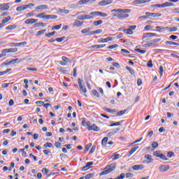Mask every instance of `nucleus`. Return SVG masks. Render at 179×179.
Masks as SVG:
<instances>
[{
  "label": "nucleus",
  "instance_id": "nucleus-1",
  "mask_svg": "<svg viewBox=\"0 0 179 179\" xmlns=\"http://www.w3.org/2000/svg\"><path fill=\"white\" fill-rule=\"evenodd\" d=\"M115 167H117V164H110L108 166L106 167V170L99 173V176H106V174H110V173L115 170Z\"/></svg>",
  "mask_w": 179,
  "mask_h": 179
},
{
  "label": "nucleus",
  "instance_id": "nucleus-2",
  "mask_svg": "<svg viewBox=\"0 0 179 179\" xmlns=\"http://www.w3.org/2000/svg\"><path fill=\"white\" fill-rule=\"evenodd\" d=\"M110 12L113 13L114 12H116L117 13H131V9H113L111 10Z\"/></svg>",
  "mask_w": 179,
  "mask_h": 179
},
{
  "label": "nucleus",
  "instance_id": "nucleus-3",
  "mask_svg": "<svg viewBox=\"0 0 179 179\" xmlns=\"http://www.w3.org/2000/svg\"><path fill=\"white\" fill-rule=\"evenodd\" d=\"M126 13H120V14L117 15H114V16L115 17H117V19H127V17H129V14H126Z\"/></svg>",
  "mask_w": 179,
  "mask_h": 179
},
{
  "label": "nucleus",
  "instance_id": "nucleus-4",
  "mask_svg": "<svg viewBox=\"0 0 179 179\" xmlns=\"http://www.w3.org/2000/svg\"><path fill=\"white\" fill-rule=\"evenodd\" d=\"M111 3H113V0H102L99 2L98 5H99V6H107V5Z\"/></svg>",
  "mask_w": 179,
  "mask_h": 179
},
{
  "label": "nucleus",
  "instance_id": "nucleus-5",
  "mask_svg": "<svg viewBox=\"0 0 179 179\" xmlns=\"http://www.w3.org/2000/svg\"><path fill=\"white\" fill-rule=\"evenodd\" d=\"M148 2H150V0H136L132 1V5H142Z\"/></svg>",
  "mask_w": 179,
  "mask_h": 179
},
{
  "label": "nucleus",
  "instance_id": "nucleus-6",
  "mask_svg": "<svg viewBox=\"0 0 179 179\" xmlns=\"http://www.w3.org/2000/svg\"><path fill=\"white\" fill-rule=\"evenodd\" d=\"M27 42H20V43H8L9 47H20V45H26Z\"/></svg>",
  "mask_w": 179,
  "mask_h": 179
},
{
  "label": "nucleus",
  "instance_id": "nucleus-7",
  "mask_svg": "<svg viewBox=\"0 0 179 179\" xmlns=\"http://www.w3.org/2000/svg\"><path fill=\"white\" fill-rule=\"evenodd\" d=\"M77 19L78 20H90V19H93V17L90 16V15H79Z\"/></svg>",
  "mask_w": 179,
  "mask_h": 179
},
{
  "label": "nucleus",
  "instance_id": "nucleus-8",
  "mask_svg": "<svg viewBox=\"0 0 179 179\" xmlns=\"http://www.w3.org/2000/svg\"><path fill=\"white\" fill-rule=\"evenodd\" d=\"M87 131H94L95 132H99V131H100V127H97L96 124H93L92 126L90 125V127H87Z\"/></svg>",
  "mask_w": 179,
  "mask_h": 179
},
{
  "label": "nucleus",
  "instance_id": "nucleus-9",
  "mask_svg": "<svg viewBox=\"0 0 179 179\" xmlns=\"http://www.w3.org/2000/svg\"><path fill=\"white\" fill-rule=\"evenodd\" d=\"M78 82L80 92H82V93H86L87 90H86V87L82 85V81H80V78H78Z\"/></svg>",
  "mask_w": 179,
  "mask_h": 179
},
{
  "label": "nucleus",
  "instance_id": "nucleus-10",
  "mask_svg": "<svg viewBox=\"0 0 179 179\" xmlns=\"http://www.w3.org/2000/svg\"><path fill=\"white\" fill-rule=\"evenodd\" d=\"M160 173H166L168 170H170V166L169 165H162L159 167Z\"/></svg>",
  "mask_w": 179,
  "mask_h": 179
},
{
  "label": "nucleus",
  "instance_id": "nucleus-11",
  "mask_svg": "<svg viewBox=\"0 0 179 179\" xmlns=\"http://www.w3.org/2000/svg\"><path fill=\"white\" fill-rule=\"evenodd\" d=\"M1 52H3V54H8L9 52H17V48H14L4 49L1 50Z\"/></svg>",
  "mask_w": 179,
  "mask_h": 179
},
{
  "label": "nucleus",
  "instance_id": "nucleus-12",
  "mask_svg": "<svg viewBox=\"0 0 179 179\" xmlns=\"http://www.w3.org/2000/svg\"><path fill=\"white\" fill-rule=\"evenodd\" d=\"M146 16L149 17V16H151V17H160L162 16L161 13H149L147 12L145 13Z\"/></svg>",
  "mask_w": 179,
  "mask_h": 179
},
{
  "label": "nucleus",
  "instance_id": "nucleus-13",
  "mask_svg": "<svg viewBox=\"0 0 179 179\" xmlns=\"http://www.w3.org/2000/svg\"><path fill=\"white\" fill-rule=\"evenodd\" d=\"M92 166H93V162H90L86 164V166L82 168V171H87L90 169H92Z\"/></svg>",
  "mask_w": 179,
  "mask_h": 179
},
{
  "label": "nucleus",
  "instance_id": "nucleus-14",
  "mask_svg": "<svg viewBox=\"0 0 179 179\" xmlns=\"http://www.w3.org/2000/svg\"><path fill=\"white\" fill-rule=\"evenodd\" d=\"M143 169H145V166L143 164L134 165L132 166V169L135 171H139L143 170Z\"/></svg>",
  "mask_w": 179,
  "mask_h": 179
},
{
  "label": "nucleus",
  "instance_id": "nucleus-15",
  "mask_svg": "<svg viewBox=\"0 0 179 179\" xmlns=\"http://www.w3.org/2000/svg\"><path fill=\"white\" fill-rule=\"evenodd\" d=\"M38 22V20L37 19H27L24 21L25 24H33V23H37Z\"/></svg>",
  "mask_w": 179,
  "mask_h": 179
},
{
  "label": "nucleus",
  "instance_id": "nucleus-16",
  "mask_svg": "<svg viewBox=\"0 0 179 179\" xmlns=\"http://www.w3.org/2000/svg\"><path fill=\"white\" fill-rule=\"evenodd\" d=\"M57 18H58V16L54 15H43L42 17V19H46L47 20H50V19L55 20V19H57Z\"/></svg>",
  "mask_w": 179,
  "mask_h": 179
},
{
  "label": "nucleus",
  "instance_id": "nucleus-17",
  "mask_svg": "<svg viewBox=\"0 0 179 179\" xmlns=\"http://www.w3.org/2000/svg\"><path fill=\"white\" fill-rule=\"evenodd\" d=\"M81 120H82L81 124L83 125V127H87V128L90 127V121L86 122V119L85 117H83Z\"/></svg>",
  "mask_w": 179,
  "mask_h": 179
},
{
  "label": "nucleus",
  "instance_id": "nucleus-18",
  "mask_svg": "<svg viewBox=\"0 0 179 179\" xmlns=\"http://www.w3.org/2000/svg\"><path fill=\"white\" fill-rule=\"evenodd\" d=\"M138 149H139V146H136L134 148H133L129 152V154L127 155L128 157H131V156H132V155H134V153H135V152H136V150H138Z\"/></svg>",
  "mask_w": 179,
  "mask_h": 179
},
{
  "label": "nucleus",
  "instance_id": "nucleus-19",
  "mask_svg": "<svg viewBox=\"0 0 179 179\" xmlns=\"http://www.w3.org/2000/svg\"><path fill=\"white\" fill-rule=\"evenodd\" d=\"M10 6L8 3H3L0 5V10H8Z\"/></svg>",
  "mask_w": 179,
  "mask_h": 179
},
{
  "label": "nucleus",
  "instance_id": "nucleus-20",
  "mask_svg": "<svg viewBox=\"0 0 179 179\" xmlns=\"http://www.w3.org/2000/svg\"><path fill=\"white\" fill-rule=\"evenodd\" d=\"M155 36H156V34H155V33H152V32L145 33V34H144L143 40H145V38H148L149 37H153Z\"/></svg>",
  "mask_w": 179,
  "mask_h": 179
},
{
  "label": "nucleus",
  "instance_id": "nucleus-21",
  "mask_svg": "<svg viewBox=\"0 0 179 179\" xmlns=\"http://www.w3.org/2000/svg\"><path fill=\"white\" fill-rule=\"evenodd\" d=\"M99 41L100 43H108V41H113V38H111V37H108L106 38H101L99 39Z\"/></svg>",
  "mask_w": 179,
  "mask_h": 179
},
{
  "label": "nucleus",
  "instance_id": "nucleus-22",
  "mask_svg": "<svg viewBox=\"0 0 179 179\" xmlns=\"http://www.w3.org/2000/svg\"><path fill=\"white\" fill-rule=\"evenodd\" d=\"M83 24V22H81L79 20H76L73 23V27H80V26H82Z\"/></svg>",
  "mask_w": 179,
  "mask_h": 179
},
{
  "label": "nucleus",
  "instance_id": "nucleus-23",
  "mask_svg": "<svg viewBox=\"0 0 179 179\" xmlns=\"http://www.w3.org/2000/svg\"><path fill=\"white\" fill-rule=\"evenodd\" d=\"M26 9H27L26 5H22L16 8L17 12H22V10H26Z\"/></svg>",
  "mask_w": 179,
  "mask_h": 179
},
{
  "label": "nucleus",
  "instance_id": "nucleus-24",
  "mask_svg": "<svg viewBox=\"0 0 179 179\" xmlns=\"http://www.w3.org/2000/svg\"><path fill=\"white\" fill-rule=\"evenodd\" d=\"M36 10H44V9H48V6L47 5H41L36 8Z\"/></svg>",
  "mask_w": 179,
  "mask_h": 179
},
{
  "label": "nucleus",
  "instance_id": "nucleus-25",
  "mask_svg": "<svg viewBox=\"0 0 179 179\" xmlns=\"http://www.w3.org/2000/svg\"><path fill=\"white\" fill-rule=\"evenodd\" d=\"M57 13H64V15H68L69 13V10L59 8L57 10Z\"/></svg>",
  "mask_w": 179,
  "mask_h": 179
},
{
  "label": "nucleus",
  "instance_id": "nucleus-26",
  "mask_svg": "<svg viewBox=\"0 0 179 179\" xmlns=\"http://www.w3.org/2000/svg\"><path fill=\"white\" fill-rule=\"evenodd\" d=\"M144 159H146L147 163H152L153 162V159H152V156H150V155H145L144 156Z\"/></svg>",
  "mask_w": 179,
  "mask_h": 179
},
{
  "label": "nucleus",
  "instance_id": "nucleus-27",
  "mask_svg": "<svg viewBox=\"0 0 179 179\" xmlns=\"http://www.w3.org/2000/svg\"><path fill=\"white\" fill-rule=\"evenodd\" d=\"M100 33H101V29H98V30H95L90 32L89 34H87V36H92L93 34H100Z\"/></svg>",
  "mask_w": 179,
  "mask_h": 179
},
{
  "label": "nucleus",
  "instance_id": "nucleus-28",
  "mask_svg": "<svg viewBox=\"0 0 179 179\" xmlns=\"http://www.w3.org/2000/svg\"><path fill=\"white\" fill-rule=\"evenodd\" d=\"M151 8H166V3L162 4H154L151 6Z\"/></svg>",
  "mask_w": 179,
  "mask_h": 179
},
{
  "label": "nucleus",
  "instance_id": "nucleus-29",
  "mask_svg": "<svg viewBox=\"0 0 179 179\" xmlns=\"http://www.w3.org/2000/svg\"><path fill=\"white\" fill-rule=\"evenodd\" d=\"M123 32L124 33V34H134V31H132V29H131V28L127 29H124Z\"/></svg>",
  "mask_w": 179,
  "mask_h": 179
},
{
  "label": "nucleus",
  "instance_id": "nucleus-30",
  "mask_svg": "<svg viewBox=\"0 0 179 179\" xmlns=\"http://www.w3.org/2000/svg\"><path fill=\"white\" fill-rule=\"evenodd\" d=\"M99 11H94L90 13V15L92 17V19H94L96 16H99Z\"/></svg>",
  "mask_w": 179,
  "mask_h": 179
},
{
  "label": "nucleus",
  "instance_id": "nucleus-31",
  "mask_svg": "<svg viewBox=\"0 0 179 179\" xmlns=\"http://www.w3.org/2000/svg\"><path fill=\"white\" fill-rule=\"evenodd\" d=\"M17 27V25L13 24V25H8L6 27V30H15Z\"/></svg>",
  "mask_w": 179,
  "mask_h": 179
},
{
  "label": "nucleus",
  "instance_id": "nucleus-32",
  "mask_svg": "<svg viewBox=\"0 0 179 179\" xmlns=\"http://www.w3.org/2000/svg\"><path fill=\"white\" fill-rule=\"evenodd\" d=\"M165 44H166V45H179L178 43L171 42V41H166L165 42Z\"/></svg>",
  "mask_w": 179,
  "mask_h": 179
},
{
  "label": "nucleus",
  "instance_id": "nucleus-33",
  "mask_svg": "<svg viewBox=\"0 0 179 179\" xmlns=\"http://www.w3.org/2000/svg\"><path fill=\"white\" fill-rule=\"evenodd\" d=\"M103 47H106V44L102 45H94L90 47V48H103Z\"/></svg>",
  "mask_w": 179,
  "mask_h": 179
},
{
  "label": "nucleus",
  "instance_id": "nucleus-34",
  "mask_svg": "<svg viewBox=\"0 0 179 179\" xmlns=\"http://www.w3.org/2000/svg\"><path fill=\"white\" fill-rule=\"evenodd\" d=\"M81 33L82 34H89V33H91L90 32V28H86V29H84L83 30H81Z\"/></svg>",
  "mask_w": 179,
  "mask_h": 179
},
{
  "label": "nucleus",
  "instance_id": "nucleus-35",
  "mask_svg": "<svg viewBox=\"0 0 179 179\" xmlns=\"http://www.w3.org/2000/svg\"><path fill=\"white\" fill-rule=\"evenodd\" d=\"M156 29L158 31H162V30H169V29H170V27H156Z\"/></svg>",
  "mask_w": 179,
  "mask_h": 179
},
{
  "label": "nucleus",
  "instance_id": "nucleus-36",
  "mask_svg": "<svg viewBox=\"0 0 179 179\" xmlns=\"http://www.w3.org/2000/svg\"><path fill=\"white\" fill-rule=\"evenodd\" d=\"M121 124H122V121L116 122L115 123L110 124L109 127H118V126L121 125Z\"/></svg>",
  "mask_w": 179,
  "mask_h": 179
},
{
  "label": "nucleus",
  "instance_id": "nucleus-37",
  "mask_svg": "<svg viewBox=\"0 0 179 179\" xmlns=\"http://www.w3.org/2000/svg\"><path fill=\"white\" fill-rule=\"evenodd\" d=\"M94 26H100V24H103V20H97L93 22Z\"/></svg>",
  "mask_w": 179,
  "mask_h": 179
},
{
  "label": "nucleus",
  "instance_id": "nucleus-38",
  "mask_svg": "<svg viewBox=\"0 0 179 179\" xmlns=\"http://www.w3.org/2000/svg\"><path fill=\"white\" fill-rule=\"evenodd\" d=\"M107 141H108V138H107V137H105L102 139L101 144L103 146H106Z\"/></svg>",
  "mask_w": 179,
  "mask_h": 179
},
{
  "label": "nucleus",
  "instance_id": "nucleus-39",
  "mask_svg": "<svg viewBox=\"0 0 179 179\" xmlns=\"http://www.w3.org/2000/svg\"><path fill=\"white\" fill-rule=\"evenodd\" d=\"M56 31H52V33H48L47 34H45V37H47L48 38H50V37H52V36H55L56 34Z\"/></svg>",
  "mask_w": 179,
  "mask_h": 179
},
{
  "label": "nucleus",
  "instance_id": "nucleus-40",
  "mask_svg": "<svg viewBox=\"0 0 179 179\" xmlns=\"http://www.w3.org/2000/svg\"><path fill=\"white\" fill-rule=\"evenodd\" d=\"M89 2V0H80L78 1V5H85V3H87Z\"/></svg>",
  "mask_w": 179,
  "mask_h": 179
},
{
  "label": "nucleus",
  "instance_id": "nucleus-41",
  "mask_svg": "<svg viewBox=\"0 0 179 179\" xmlns=\"http://www.w3.org/2000/svg\"><path fill=\"white\" fill-rule=\"evenodd\" d=\"M10 19H11L10 16L6 17L1 22L2 24H5V23H8V22H9V20H10Z\"/></svg>",
  "mask_w": 179,
  "mask_h": 179
},
{
  "label": "nucleus",
  "instance_id": "nucleus-42",
  "mask_svg": "<svg viewBox=\"0 0 179 179\" xmlns=\"http://www.w3.org/2000/svg\"><path fill=\"white\" fill-rule=\"evenodd\" d=\"M93 177H94V173H89L87 174L85 177L84 179H90V178H93Z\"/></svg>",
  "mask_w": 179,
  "mask_h": 179
},
{
  "label": "nucleus",
  "instance_id": "nucleus-43",
  "mask_svg": "<svg viewBox=\"0 0 179 179\" xmlns=\"http://www.w3.org/2000/svg\"><path fill=\"white\" fill-rule=\"evenodd\" d=\"M61 27H62V24H59L58 25H55V27H53L52 28V30H59V29H61Z\"/></svg>",
  "mask_w": 179,
  "mask_h": 179
},
{
  "label": "nucleus",
  "instance_id": "nucleus-44",
  "mask_svg": "<svg viewBox=\"0 0 179 179\" xmlns=\"http://www.w3.org/2000/svg\"><path fill=\"white\" fill-rule=\"evenodd\" d=\"M34 27H44L45 25H44V23L43 22H40V23H36L34 24Z\"/></svg>",
  "mask_w": 179,
  "mask_h": 179
},
{
  "label": "nucleus",
  "instance_id": "nucleus-45",
  "mask_svg": "<svg viewBox=\"0 0 179 179\" xmlns=\"http://www.w3.org/2000/svg\"><path fill=\"white\" fill-rule=\"evenodd\" d=\"M92 94L94 96H95V97H97L98 99H99V97H100V95L99 94V92L96 90H92Z\"/></svg>",
  "mask_w": 179,
  "mask_h": 179
},
{
  "label": "nucleus",
  "instance_id": "nucleus-46",
  "mask_svg": "<svg viewBox=\"0 0 179 179\" xmlns=\"http://www.w3.org/2000/svg\"><path fill=\"white\" fill-rule=\"evenodd\" d=\"M134 51H136V52H140V54H145V52H146V50H141L139 48L135 49Z\"/></svg>",
  "mask_w": 179,
  "mask_h": 179
},
{
  "label": "nucleus",
  "instance_id": "nucleus-47",
  "mask_svg": "<svg viewBox=\"0 0 179 179\" xmlns=\"http://www.w3.org/2000/svg\"><path fill=\"white\" fill-rule=\"evenodd\" d=\"M125 113H127V110H120L117 113V115L120 117L121 115H124Z\"/></svg>",
  "mask_w": 179,
  "mask_h": 179
},
{
  "label": "nucleus",
  "instance_id": "nucleus-48",
  "mask_svg": "<svg viewBox=\"0 0 179 179\" xmlns=\"http://www.w3.org/2000/svg\"><path fill=\"white\" fill-rule=\"evenodd\" d=\"M47 31L46 29H42L41 31H37L36 36H41V34H44Z\"/></svg>",
  "mask_w": 179,
  "mask_h": 179
},
{
  "label": "nucleus",
  "instance_id": "nucleus-49",
  "mask_svg": "<svg viewBox=\"0 0 179 179\" xmlns=\"http://www.w3.org/2000/svg\"><path fill=\"white\" fill-rule=\"evenodd\" d=\"M164 72V68L163 67V66H159V74L160 76H163V73Z\"/></svg>",
  "mask_w": 179,
  "mask_h": 179
},
{
  "label": "nucleus",
  "instance_id": "nucleus-50",
  "mask_svg": "<svg viewBox=\"0 0 179 179\" xmlns=\"http://www.w3.org/2000/svg\"><path fill=\"white\" fill-rule=\"evenodd\" d=\"M169 31H171V33H173V31H177V30H178V28L176 27H169Z\"/></svg>",
  "mask_w": 179,
  "mask_h": 179
},
{
  "label": "nucleus",
  "instance_id": "nucleus-51",
  "mask_svg": "<svg viewBox=\"0 0 179 179\" xmlns=\"http://www.w3.org/2000/svg\"><path fill=\"white\" fill-rule=\"evenodd\" d=\"M56 41H57V43H62V41H64V40H65V36L61 37V38H57Z\"/></svg>",
  "mask_w": 179,
  "mask_h": 179
},
{
  "label": "nucleus",
  "instance_id": "nucleus-52",
  "mask_svg": "<svg viewBox=\"0 0 179 179\" xmlns=\"http://www.w3.org/2000/svg\"><path fill=\"white\" fill-rule=\"evenodd\" d=\"M99 16H101L102 17H107V16H108V14L99 11Z\"/></svg>",
  "mask_w": 179,
  "mask_h": 179
},
{
  "label": "nucleus",
  "instance_id": "nucleus-53",
  "mask_svg": "<svg viewBox=\"0 0 179 179\" xmlns=\"http://www.w3.org/2000/svg\"><path fill=\"white\" fill-rule=\"evenodd\" d=\"M159 157V159H162V160H165V161L168 160L167 157H166V155L163 154H161Z\"/></svg>",
  "mask_w": 179,
  "mask_h": 179
},
{
  "label": "nucleus",
  "instance_id": "nucleus-54",
  "mask_svg": "<svg viewBox=\"0 0 179 179\" xmlns=\"http://www.w3.org/2000/svg\"><path fill=\"white\" fill-rule=\"evenodd\" d=\"M124 176H126V178H132L134 177V174L131 173H127Z\"/></svg>",
  "mask_w": 179,
  "mask_h": 179
},
{
  "label": "nucleus",
  "instance_id": "nucleus-55",
  "mask_svg": "<svg viewBox=\"0 0 179 179\" xmlns=\"http://www.w3.org/2000/svg\"><path fill=\"white\" fill-rule=\"evenodd\" d=\"M62 61H64L66 64H68V62H70L69 59H68V57L63 56L62 57Z\"/></svg>",
  "mask_w": 179,
  "mask_h": 179
},
{
  "label": "nucleus",
  "instance_id": "nucleus-56",
  "mask_svg": "<svg viewBox=\"0 0 179 179\" xmlns=\"http://www.w3.org/2000/svg\"><path fill=\"white\" fill-rule=\"evenodd\" d=\"M159 146V143H157V142L154 141L152 144V148H153L154 149H156L157 148H158Z\"/></svg>",
  "mask_w": 179,
  "mask_h": 179
},
{
  "label": "nucleus",
  "instance_id": "nucleus-57",
  "mask_svg": "<svg viewBox=\"0 0 179 179\" xmlns=\"http://www.w3.org/2000/svg\"><path fill=\"white\" fill-rule=\"evenodd\" d=\"M17 61H19V59H13L11 61H9L10 65H12L13 64H16Z\"/></svg>",
  "mask_w": 179,
  "mask_h": 179
},
{
  "label": "nucleus",
  "instance_id": "nucleus-58",
  "mask_svg": "<svg viewBox=\"0 0 179 179\" xmlns=\"http://www.w3.org/2000/svg\"><path fill=\"white\" fill-rule=\"evenodd\" d=\"M42 173H44L45 176L50 173V170L47 169V168H43L42 169Z\"/></svg>",
  "mask_w": 179,
  "mask_h": 179
},
{
  "label": "nucleus",
  "instance_id": "nucleus-59",
  "mask_svg": "<svg viewBox=\"0 0 179 179\" xmlns=\"http://www.w3.org/2000/svg\"><path fill=\"white\" fill-rule=\"evenodd\" d=\"M117 47H118V45L115 44V45L108 46L107 48H108L109 50H114V48H117Z\"/></svg>",
  "mask_w": 179,
  "mask_h": 179
},
{
  "label": "nucleus",
  "instance_id": "nucleus-60",
  "mask_svg": "<svg viewBox=\"0 0 179 179\" xmlns=\"http://www.w3.org/2000/svg\"><path fill=\"white\" fill-rule=\"evenodd\" d=\"M94 150H96V145H93L92 147L91 150H90V154L93 155V153H94Z\"/></svg>",
  "mask_w": 179,
  "mask_h": 179
},
{
  "label": "nucleus",
  "instance_id": "nucleus-61",
  "mask_svg": "<svg viewBox=\"0 0 179 179\" xmlns=\"http://www.w3.org/2000/svg\"><path fill=\"white\" fill-rule=\"evenodd\" d=\"M44 148H52V143H46L43 145Z\"/></svg>",
  "mask_w": 179,
  "mask_h": 179
},
{
  "label": "nucleus",
  "instance_id": "nucleus-62",
  "mask_svg": "<svg viewBox=\"0 0 179 179\" xmlns=\"http://www.w3.org/2000/svg\"><path fill=\"white\" fill-rule=\"evenodd\" d=\"M153 155L155 156V157H159L162 153H160V151H155L153 152Z\"/></svg>",
  "mask_w": 179,
  "mask_h": 179
},
{
  "label": "nucleus",
  "instance_id": "nucleus-63",
  "mask_svg": "<svg viewBox=\"0 0 179 179\" xmlns=\"http://www.w3.org/2000/svg\"><path fill=\"white\" fill-rule=\"evenodd\" d=\"M174 156V152H169L167 153V157H169V159H171Z\"/></svg>",
  "mask_w": 179,
  "mask_h": 179
},
{
  "label": "nucleus",
  "instance_id": "nucleus-64",
  "mask_svg": "<svg viewBox=\"0 0 179 179\" xmlns=\"http://www.w3.org/2000/svg\"><path fill=\"white\" fill-rule=\"evenodd\" d=\"M160 38H157V39H154V40H152L150 42L152 43V45H155V44H156V43H159V41H160Z\"/></svg>",
  "mask_w": 179,
  "mask_h": 179
}]
</instances>
